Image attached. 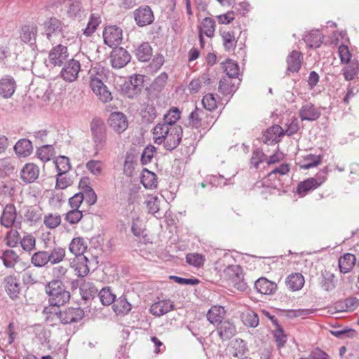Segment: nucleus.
<instances>
[{"label":"nucleus","instance_id":"nucleus-1","mask_svg":"<svg viewBox=\"0 0 359 359\" xmlns=\"http://www.w3.org/2000/svg\"><path fill=\"white\" fill-rule=\"evenodd\" d=\"M180 111L177 107H172L163 116V121L158 123L153 129L154 142L163 144L170 135L171 128L176 126V122L180 118Z\"/></svg>","mask_w":359,"mask_h":359},{"label":"nucleus","instance_id":"nucleus-29","mask_svg":"<svg viewBox=\"0 0 359 359\" xmlns=\"http://www.w3.org/2000/svg\"><path fill=\"white\" fill-rule=\"evenodd\" d=\"M37 27L34 25H24L21 27L20 38L25 43L35 44Z\"/></svg>","mask_w":359,"mask_h":359},{"label":"nucleus","instance_id":"nucleus-63","mask_svg":"<svg viewBox=\"0 0 359 359\" xmlns=\"http://www.w3.org/2000/svg\"><path fill=\"white\" fill-rule=\"evenodd\" d=\"M86 167L91 174L98 176L102 173L103 163L101 161L90 160L86 163Z\"/></svg>","mask_w":359,"mask_h":359},{"label":"nucleus","instance_id":"nucleus-59","mask_svg":"<svg viewBox=\"0 0 359 359\" xmlns=\"http://www.w3.org/2000/svg\"><path fill=\"white\" fill-rule=\"evenodd\" d=\"M321 161V156L311 154L304 158L303 164L301 165V168L304 169H309L320 164Z\"/></svg>","mask_w":359,"mask_h":359},{"label":"nucleus","instance_id":"nucleus-54","mask_svg":"<svg viewBox=\"0 0 359 359\" xmlns=\"http://www.w3.org/2000/svg\"><path fill=\"white\" fill-rule=\"evenodd\" d=\"M142 117L147 123L152 122L157 116L156 110L153 104L144 103L141 111Z\"/></svg>","mask_w":359,"mask_h":359},{"label":"nucleus","instance_id":"nucleus-46","mask_svg":"<svg viewBox=\"0 0 359 359\" xmlns=\"http://www.w3.org/2000/svg\"><path fill=\"white\" fill-rule=\"evenodd\" d=\"M24 215L27 222L35 224L41 219L42 210L37 206H29L27 208Z\"/></svg>","mask_w":359,"mask_h":359},{"label":"nucleus","instance_id":"nucleus-25","mask_svg":"<svg viewBox=\"0 0 359 359\" xmlns=\"http://www.w3.org/2000/svg\"><path fill=\"white\" fill-rule=\"evenodd\" d=\"M114 311L118 316H126L129 313L132 309V305L127 299L125 294H122L115 301L112 306Z\"/></svg>","mask_w":359,"mask_h":359},{"label":"nucleus","instance_id":"nucleus-6","mask_svg":"<svg viewBox=\"0 0 359 359\" xmlns=\"http://www.w3.org/2000/svg\"><path fill=\"white\" fill-rule=\"evenodd\" d=\"M90 87L102 102L107 103L112 100L111 92L104 84L101 79L93 74L90 75Z\"/></svg>","mask_w":359,"mask_h":359},{"label":"nucleus","instance_id":"nucleus-27","mask_svg":"<svg viewBox=\"0 0 359 359\" xmlns=\"http://www.w3.org/2000/svg\"><path fill=\"white\" fill-rule=\"evenodd\" d=\"M255 288L261 294H271L276 291L277 285L265 278H260L255 281Z\"/></svg>","mask_w":359,"mask_h":359},{"label":"nucleus","instance_id":"nucleus-15","mask_svg":"<svg viewBox=\"0 0 359 359\" xmlns=\"http://www.w3.org/2000/svg\"><path fill=\"white\" fill-rule=\"evenodd\" d=\"M130 55L123 48H116L111 53V66L120 69L126 66L130 60Z\"/></svg>","mask_w":359,"mask_h":359},{"label":"nucleus","instance_id":"nucleus-7","mask_svg":"<svg viewBox=\"0 0 359 359\" xmlns=\"http://www.w3.org/2000/svg\"><path fill=\"white\" fill-rule=\"evenodd\" d=\"M0 224L1 226L10 229L21 227V222L17 219V211L13 204H7L0 217Z\"/></svg>","mask_w":359,"mask_h":359},{"label":"nucleus","instance_id":"nucleus-39","mask_svg":"<svg viewBox=\"0 0 359 359\" xmlns=\"http://www.w3.org/2000/svg\"><path fill=\"white\" fill-rule=\"evenodd\" d=\"M285 283L290 290L297 291L304 286V278L299 273H292L287 276Z\"/></svg>","mask_w":359,"mask_h":359},{"label":"nucleus","instance_id":"nucleus-49","mask_svg":"<svg viewBox=\"0 0 359 359\" xmlns=\"http://www.w3.org/2000/svg\"><path fill=\"white\" fill-rule=\"evenodd\" d=\"M55 154V149L51 144L40 147L36 151L37 157L43 162L49 161Z\"/></svg>","mask_w":359,"mask_h":359},{"label":"nucleus","instance_id":"nucleus-36","mask_svg":"<svg viewBox=\"0 0 359 359\" xmlns=\"http://www.w3.org/2000/svg\"><path fill=\"white\" fill-rule=\"evenodd\" d=\"M241 318L245 326L255 328L259 325L258 315L249 308L245 309L241 312Z\"/></svg>","mask_w":359,"mask_h":359},{"label":"nucleus","instance_id":"nucleus-10","mask_svg":"<svg viewBox=\"0 0 359 359\" xmlns=\"http://www.w3.org/2000/svg\"><path fill=\"white\" fill-rule=\"evenodd\" d=\"M103 38L108 46L117 47L123 39L122 29L116 25L107 26L103 32Z\"/></svg>","mask_w":359,"mask_h":359},{"label":"nucleus","instance_id":"nucleus-41","mask_svg":"<svg viewBox=\"0 0 359 359\" xmlns=\"http://www.w3.org/2000/svg\"><path fill=\"white\" fill-rule=\"evenodd\" d=\"M141 183L146 189L157 187V177L154 172L144 168L141 174Z\"/></svg>","mask_w":359,"mask_h":359},{"label":"nucleus","instance_id":"nucleus-37","mask_svg":"<svg viewBox=\"0 0 359 359\" xmlns=\"http://www.w3.org/2000/svg\"><path fill=\"white\" fill-rule=\"evenodd\" d=\"M356 258L351 253L344 254L339 259V270L343 273H348L355 266Z\"/></svg>","mask_w":359,"mask_h":359},{"label":"nucleus","instance_id":"nucleus-64","mask_svg":"<svg viewBox=\"0 0 359 359\" xmlns=\"http://www.w3.org/2000/svg\"><path fill=\"white\" fill-rule=\"evenodd\" d=\"M156 151V148L153 145L147 146L141 155V162L143 165L148 164L151 162L154 155Z\"/></svg>","mask_w":359,"mask_h":359},{"label":"nucleus","instance_id":"nucleus-12","mask_svg":"<svg viewBox=\"0 0 359 359\" xmlns=\"http://www.w3.org/2000/svg\"><path fill=\"white\" fill-rule=\"evenodd\" d=\"M68 57L67 47L61 44L54 46L48 54L49 62L53 66H62Z\"/></svg>","mask_w":359,"mask_h":359},{"label":"nucleus","instance_id":"nucleus-42","mask_svg":"<svg viewBox=\"0 0 359 359\" xmlns=\"http://www.w3.org/2000/svg\"><path fill=\"white\" fill-rule=\"evenodd\" d=\"M224 314L225 311L224 307L214 306L209 309L207 313V318L212 324L219 323L222 322Z\"/></svg>","mask_w":359,"mask_h":359},{"label":"nucleus","instance_id":"nucleus-30","mask_svg":"<svg viewBox=\"0 0 359 359\" xmlns=\"http://www.w3.org/2000/svg\"><path fill=\"white\" fill-rule=\"evenodd\" d=\"M88 248V243L83 237L74 238L69 246V251L76 257L83 256Z\"/></svg>","mask_w":359,"mask_h":359},{"label":"nucleus","instance_id":"nucleus-47","mask_svg":"<svg viewBox=\"0 0 359 359\" xmlns=\"http://www.w3.org/2000/svg\"><path fill=\"white\" fill-rule=\"evenodd\" d=\"M65 248L60 246H55L50 252H48L49 263L53 265L61 262L65 257Z\"/></svg>","mask_w":359,"mask_h":359},{"label":"nucleus","instance_id":"nucleus-48","mask_svg":"<svg viewBox=\"0 0 359 359\" xmlns=\"http://www.w3.org/2000/svg\"><path fill=\"white\" fill-rule=\"evenodd\" d=\"M36 238L31 233H26L21 237L19 245L23 251L30 253L36 248Z\"/></svg>","mask_w":359,"mask_h":359},{"label":"nucleus","instance_id":"nucleus-35","mask_svg":"<svg viewBox=\"0 0 359 359\" xmlns=\"http://www.w3.org/2000/svg\"><path fill=\"white\" fill-rule=\"evenodd\" d=\"M14 151L18 156H28L33 151L32 143L27 139H21L15 144Z\"/></svg>","mask_w":359,"mask_h":359},{"label":"nucleus","instance_id":"nucleus-23","mask_svg":"<svg viewBox=\"0 0 359 359\" xmlns=\"http://www.w3.org/2000/svg\"><path fill=\"white\" fill-rule=\"evenodd\" d=\"M303 55L297 50H292L286 58L287 71L292 73H297L299 71Z\"/></svg>","mask_w":359,"mask_h":359},{"label":"nucleus","instance_id":"nucleus-43","mask_svg":"<svg viewBox=\"0 0 359 359\" xmlns=\"http://www.w3.org/2000/svg\"><path fill=\"white\" fill-rule=\"evenodd\" d=\"M135 55L140 62H147L152 56V48L149 43H142L135 50Z\"/></svg>","mask_w":359,"mask_h":359},{"label":"nucleus","instance_id":"nucleus-56","mask_svg":"<svg viewBox=\"0 0 359 359\" xmlns=\"http://www.w3.org/2000/svg\"><path fill=\"white\" fill-rule=\"evenodd\" d=\"M99 298L103 305L109 306L115 301L116 295L112 293L109 287H103L99 292Z\"/></svg>","mask_w":359,"mask_h":359},{"label":"nucleus","instance_id":"nucleus-60","mask_svg":"<svg viewBox=\"0 0 359 359\" xmlns=\"http://www.w3.org/2000/svg\"><path fill=\"white\" fill-rule=\"evenodd\" d=\"M201 102L204 109L209 111H212L217 107V101L214 94H206L203 96Z\"/></svg>","mask_w":359,"mask_h":359},{"label":"nucleus","instance_id":"nucleus-9","mask_svg":"<svg viewBox=\"0 0 359 359\" xmlns=\"http://www.w3.org/2000/svg\"><path fill=\"white\" fill-rule=\"evenodd\" d=\"M144 78L142 75L135 74L130 77L129 81L122 87L123 93L129 98L136 97L143 86Z\"/></svg>","mask_w":359,"mask_h":359},{"label":"nucleus","instance_id":"nucleus-55","mask_svg":"<svg viewBox=\"0 0 359 359\" xmlns=\"http://www.w3.org/2000/svg\"><path fill=\"white\" fill-rule=\"evenodd\" d=\"M222 68L229 78L237 77L239 74V67L238 64L230 59L222 63Z\"/></svg>","mask_w":359,"mask_h":359},{"label":"nucleus","instance_id":"nucleus-26","mask_svg":"<svg viewBox=\"0 0 359 359\" xmlns=\"http://www.w3.org/2000/svg\"><path fill=\"white\" fill-rule=\"evenodd\" d=\"M67 7V14L72 18L80 20L86 15V11L81 1H69Z\"/></svg>","mask_w":359,"mask_h":359},{"label":"nucleus","instance_id":"nucleus-32","mask_svg":"<svg viewBox=\"0 0 359 359\" xmlns=\"http://www.w3.org/2000/svg\"><path fill=\"white\" fill-rule=\"evenodd\" d=\"M0 259L3 262L4 266L7 269L14 268L20 260L18 255L13 249L4 250L0 256Z\"/></svg>","mask_w":359,"mask_h":359},{"label":"nucleus","instance_id":"nucleus-52","mask_svg":"<svg viewBox=\"0 0 359 359\" xmlns=\"http://www.w3.org/2000/svg\"><path fill=\"white\" fill-rule=\"evenodd\" d=\"M231 355L235 358L243 355L248 351L246 343L241 339H236L231 343Z\"/></svg>","mask_w":359,"mask_h":359},{"label":"nucleus","instance_id":"nucleus-5","mask_svg":"<svg viewBox=\"0 0 359 359\" xmlns=\"http://www.w3.org/2000/svg\"><path fill=\"white\" fill-rule=\"evenodd\" d=\"M90 128L92 139L95 144L94 149L95 151V154H97L98 152L104 147L106 142V126L101 118H95L90 122Z\"/></svg>","mask_w":359,"mask_h":359},{"label":"nucleus","instance_id":"nucleus-3","mask_svg":"<svg viewBox=\"0 0 359 359\" xmlns=\"http://www.w3.org/2000/svg\"><path fill=\"white\" fill-rule=\"evenodd\" d=\"M84 317V311L80 307H68L63 310L55 312H49L46 318L47 323L58 320L62 325L73 324L79 322Z\"/></svg>","mask_w":359,"mask_h":359},{"label":"nucleus","instance_id":"nucleus-53","mask_svg":"<svg viewBox=\"0 0 359 359\" xmlns=\"http://www.w3.org/2000/svg\"><path fill=\"white\" fill-rule=\"evenodd\" d=\"M198 29L199 32H203L208 37H212L215 30V22L211 18H205Z\"/></svg>","mask_w":359,"mask_h":359},{"label":"nucleus","instance_id":"nucleus-50","mask_svg":"<svg viewBox=\"0 0 359 359\" xmlns=\"http://www.w3.org/2000/svg\"><path fill=\"white\" fill-rule=\"evenodd\" d=\"M137 163V158L132 153H127L123 165V172L128 177H132Z\"/></svg>","mask_w":359,"mask_h":359},{"label":"nucleus","instance_id":"nucleus-40","mask_svg":"<svg viewBox=\"0 0 359 359\" xmlns=\"http://www.w3.org/2000/svg\"><path fill=\"white\" fill-rule=\"evenodd\" d=\"M48 258V251L39 250L32 255L30 262L35 267L42 268L49 263Z\"/></svg>","mask_w":359,"mask_h":359},{"label":"nucleus","instance_id":"nucleus-16","mask_svg":"<svg viewBox=\"0 0 359 359\" xmlns=\"http://www.w3.org/2000/svg\"><path fill=\"white\" fill-rule=\"evenodd\" d=\"M170 129V135L163 142L165 149L168 151H172L178 147L182 140L183 133L182 127L177 124Z\"/></svg>","mask_w":359,"mask_h":359},{"label":"nucleus","instance_id":"nucleus-51","mask_svg":"<svg viewBox=\"0 0 359 359\" xmlns=\"http://www.w3.org/2000/svg\"><path fill=\"white\" fill-rule=\"evenodd\" d=\"M58 175H64L71 169L69 159L65 156H60L54 161Z\"/></svg>","mask_w":359,"mask_h":359},{"label":"nucleus","instance_id":"nucleus-57","mask_svg":"<svg viewBox=\"0 0 359 359\" xmlns=\"http://www.w3.org/2000/svg\"><path fill=\"white\" fill-rule=\"evenodd\" d=\"M203 83L210 84V79L205 75L198 79H193L188 86L189 92L192 94L197 93L201 88Z\"/></svg>","mask_w":359,"mask_h":359},{"label":"nucleus","instance_id":"nucleus-4","mask_svg":"<svg viewBox=\"0 0 359 359\" xmlns=\"http://www.w3.org/2000/svg\"><path fill=\"white\" fill-rule=\"evenodd\" d=\"M213 119V116L208 112L196 107L189 115L188 124L193 128L205 130L213 126L215 123Z\"/></svg>","mask_w":359,"mask_h":359},{"label":"nucleus","instance_id":"nucleus-8","mask_svg":"<svg viewBox=\"0 0 359 359\" xmlns=\"http://www.w3.org/2000/svg\"><path fill=\"white\" fill-rule=\"evenodd\" d=\"M325 172H319L315 177L305 180L298 184L297 193L300 196H306L310 191L316 189L320 186L326 180Z\"/></svg>","mask_w":359,"mask_h":359},{"label":"nucleus","instance_id":"nucleus-61","mask_svg":"<svg viewBox=\"0 0 359 359\" xmlns=\"http://www.w3.org/2000/svg\"><path fill=\"white\" fill-rule=\"evenodd\" d=\"M44 224L49 229H55L61 223V217L59 214L49 213L44 217Z\"/></svg>","mask_w":359,"mask_h":359},{"label":"nucleus","instance_id":"nucleus-34","mask_svg":"<svg viewBox=\"0 0 359 359\" xmlns=\"http://www.w3.org/2000/svg\"><path fill=\"white\" fill-rule=\"evenodd\" d=\"M220 35L222 39L224 48L226 51H233L237 43V39L233 31L221 30Z\"/></svg>","mask_w":359,"mask_h":359},{"label":"nucleus","instance_id":"nucleus-58","mask_svg":"<svg viewBox=\"0 0 359 359\" xmlns=\"http://www.w3.org/2000/svg\"><path fill=\"white\" fill-rule=\"evenodd\" d=\"M225 273L235 283L243 278V269L239 265L229 266L226 269Z\"/></svg>","mask_w":359,"mask_h":359},{"label":"nucleus","instance_id":"nucleus-33","mask_svg":"<svg viewBox=\"0 0 359 359\" xmlns=\"http://www.w3.org/2000/svg\"><path fill=\"white\" fill-rule=\"evenodd\" d=\"M283 135H284V129L278 125H274L265 132L263 141L266 144H272L276 142L278 137Z\"/></svg>","mask_w":359,"mask_h":359},{"label":"nucleus","instance_id":"nucleus-24","mask_svg":"<svg viewBox=\"0 0 359 359\" xmlns=\"http://www.w3.org/2000/svg\"><path fill=\"white\" fill-rule=\"evenodd\" d=\"M88 263L89 260L85 255L78 256L71 263V266L74 269L79 277H85L90 271Z\"/></svg>","mask_w":359,"mask_h":359},{"label":"nucleus","instance_id":"nucleus-62","mask_svg":"<svg viewBox=\"0 0 359 359\" xmlns=\"http://www.w3.org/2000/svg\"><path fill=\"white\" fill-rule=\"evenodd\" d=\"M323 280L321 282V287L325 291H331L334 287V276L329 272L322 273Z\"/></svg>","mask_w":359,"mask_h":359},{"label":"nucleus","instance_id":"nucleus-31","mask_svg":"<svg viewBox=\"0 0 359 359\" xmlns=\"http://www.w3.org/2000/svg\"><path fill=\"white\" fill-rule=\"evenodd\" d=\"M217 332L222 341L231 339L236 332V327L229 321H222L219 323Z\"/></svg>","mask_w":359,"mask_h":359},{"label":"nucleus","instance_id":"nucleus-21","mask_svg":"<svg viewBox=\"0 0 359 359\" xmlns=\"http://www.w3.org/2000/svg\"><path fill=\"white\" fill-rule=\"evenodd\" d=\"M17 88L15 79L8 75L0 79V96L8 99L12 97Z\"/></svg>","mask_w":359,"mask_h":359},{"label":"nucleus","instance_id":"nucleus-14","mask_svg":"<svg viewBox=\"0 0 359 359\" xmlns=\"http://www.w3.org/2000/svg\"><path fill=\"white\" fill-rule=\"evenodd\" d=\"M4 284L5 290L9 297L13 300L19 298L21 290L19 278L14 275H10L4 278Z\"/></svg>","mask_w":359,"mask_h":359},{"label":"nucleus","instance_id":"nucleus-28","mask_svg":"<svg viewBox=\"0 0 359 359\" xmlns=\"http://www.w3.org/2000/svg\"><path fill=\"white\" fill-rule=\"evenodd\" d=\"M41 276L38 269L30 266L24 269L22 280L25 285H32L40 282Z\"/></svg>","mask_w":359,"mask_h":359},{"label":"nucleus","instance_id":"nucleus-19","mask_svg":"<svg viewBox=\"0 0 359 359\" xmlns=\"http://www.w3.org/2000/svg\"><path fill=\"white\" fill-rule=\"evenodd\" d=\"M109 125L115 132L121 133L127 129L128 122L126 116L123 113L114 112L109 116Z\"/></svg>","mask_w":359,"mask_h":359},{"label":"nucleus","instance_id":"nucleus-20","mask_svg":"<svg viewBox=\"0 0 359 359\" xmlns=\"http://www.w3.org/2000/svg\"><path fill=\"white\" fill-rule=\"evenodd\" d=\"M175 306L170 299L159 300L154 303L149 309V312L154 316L160 317L174 310Z\"/></svg>","mask_w":359,"mask_h":359},{"label":"nucleus","instance_id":"nucleus-11","mask_svg":"<svg viewBox=\"0 0 359 359\" xmlns=\"http://www.w3.org/2000/svg\"><path fill=\"white\" fill-rule=\"evenodd\" d=\"M80 70V62L75 59H71L65 64L60 76L65 81L72 83L77 79Z\"/></svg>","mask_w":359,"mask_h":359},{"label":"nucleus","instance_id":"nucleus-38","mask_svg":"<svg viewBox=\"0 0 359 359\" xmlns=\"http://www.w3.org/2000/svg\"><path fill=\"white\" fill-rule=\"evenodd\" d=\"M323 35L319 30H312L304 37L307 46L311 48H318L323 43Z\"/></svg>","mask_w":359,"mask_h":359},{"label":"nucleus","instance_id":"nucleus-44","mask_svg":"<svg viewBox=\"0 0 359 359\" xmlns=\"http://www.w3.org/2000/svg\"><path fill=\"white\" fill-rule=\"evenodd\" d=\"M160 200L156 196L149 195L147 196L145 204L150 214L154 215L156 218H161V214L159 208Z\"/></svg>","mask_w":359,"mask_h":359},{"label":"nucleus","instance_id":"nucleus-13","mask_svg":"<svg viewBox=\"0 0 359 359\" xmlns=\"http://www.w3.org/2000/svg\"><path fill=\"white\" fill-rule=\"evenodd\" d=\"M43 29L47 39L51 41L53 36L62 34L63 23L57 18L52 17L44 22Z\"/></svg>","mask_w":359,"mask_h":359},{"label":"nucleus","instance_id":"nucleus-2","mask_svg":"<svg viewBox=\"0 0 359 359\" xmlns=\"http://www.w3.org/2000/svg\"><path fill=\"white\" fill-rule=\"evenodd\" d=\"M45 291L50 306H63L69 301L70 292L66 289L62 280L53 279L45 286Z\"/></svg>","mask_w":359,"mask_h":359},{"label":"nucleus","instance_id":"nucleus-45","mask_svg":"<svg viewBox=\"0 0 359 359\" xmlns=\"http://www.w3.org/2000/svg\"><path fill=\"white\" fill-rule=\"evenodd\" d=\"M21 236L18 229L10 228L4 237L6 245L10 248H15L19 245Z\"/></svg>","mask_w":359,"mask_h":359},{"label":"nucleus","instance_id":"nucleus-22","mask_svg":"<svg viewBox=\"0 0 359 359\" xmlns=\"http://www.w3.org/2000/svg\"><path fill=\"white\" fill-rule=\"evenodd\" d=\"M320 111L312 103H306L301 107L299 115L302 121H313L320 116Z\"/></svg>","mask_w":359,"mask_h":359},{"label":"nucleus","instance_id":"nucleus-18","mask_svg":"<svg viewBox=\"0 0 359 359\" xmlns=\"http://www.w3.org/2000/svg\"><path fill=\"white\" fill-rule=\"evenodd\" d=\"M39 172V168L34 163H26L20 170V180L26 184L32 183L38 179Z\"/></svg>","mask_w":359,"mask_h":359},{"label":"nucleus","instance_id":"nucleus-17","mask_svg":"<svg viewBox=\"0 0 359 359\" xmlns=\"http://www.w3.org/2000/svg\"><path fill=\"white\" fill-rule=\"evenodd\" d=\"M135 20L140 27H144L154 22V16L151 8L148 6L140 7L134 12Z\"/></svg>","mask_w":359,"mask_h":359}]
</instances>
